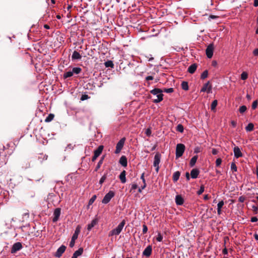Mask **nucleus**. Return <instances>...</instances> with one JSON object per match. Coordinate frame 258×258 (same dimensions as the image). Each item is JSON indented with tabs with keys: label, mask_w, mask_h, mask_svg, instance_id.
Wrapping results in <instances>:
<instances>
[{
	"label": "nucleus",
	"mask_w": 258,
	"mask_h": 258,
	"mask_svg": "<svg viewBox=\"0 0 258 258\" xmlns=\"http://www.w3.org/2000/svg\"><path fill=\"white\" fill-rule=\"evenodd\" d=\"M204 190H205L204 186L201 185L200 186V189L197 191V194L198 195H201L204 191Z\"/></svg>",
	"instance_id": "c03bdc74"
},
{
	"label": "nucleus",
	"mask_w": 258,
	"mask_h": 258,
	"mask_svg": "<svg viewBox=\"0 0 258 258\" xmlns=\"http://www.w3.org/2000/svg\"><path fill=\"white\" fill-rule=\"evenodd\" d=\"M217 64V63L216 61L214 60L212 61V65L213 66V67H216Z\"/></svg>",
	"instance_id": "69168bd1"
},
{
	"label": "nucleus",
	"mask_w": 258,
	"mask_h": 258,
	"mask_svg": "<svg viewBox=\"0 0 258 258\" xmlns=\"http://www.w3.org/2000/svg\"><path fill=\"white\" fill-rule=\"evenodd\" d=\"M231 125H232V126L234 127H235L237 124L236 122L234 120L231 121Z\"/></svg>",
	"instance_id": "680f3d73"
},
{
	"label": "nucleus",
	"mask_w": 258,
	"mask_h": 258,
	"mask_svg": "<svg viewBox=\"0 0 258 258\" xmlns=\"http://www.w3.org/2000/svg\"><path fill=\"white\" fill-rule=\"evenodd\" d=\"M105 66L106 68H113L114 67V64L111 60H108L104 63Z\"/></svg>",
	"instance_id": "c756f323"
},
{
	"label": "nucleus",
	"mask_w": 258,
	"mask_h": 258,
	"mask_svg": "<svg viewBox=\"0 0 258 258\" xmlns=\"http://www.w3.org/2000/svg\"><path fill=\"white\" fill-rule=\"evenodd\" d=\"M253 6L254 7H258V0H254Z\"/></svg>",
	"instance_id": "e2e57ef3"
},
{
	"label": "nucleus",
	"mask_w": 258,
	"mask_h": 258,
	"mask_svg": "<svg viewBox=\"0 0 258 258\" xmlns=\"http://www.w3.org/2000/svg\"><path fill=\"white\" fill-rule=\"evenodd\" d=\"M143 184L142 185H141V187H142V189H145L147 186V184H146V181H145V182H143Z\"/></svg>",
	"instance_id": "0e129e2a"
},
{
	"label": "nucleus",
	"mask_w": 258,
	"mask_h": 258,
	"mask_svg": "<svg viewBox=\"0 0 258 258\" xmlns=\"http://www.w3.org/2000/svg\"><path fill=\"white\" fill-rule=\"evenodd\" d=\"M161 156V154L159 153H157L154 156L153 165L156 167V171L157 172L159 171V165L160 162Z\"/></svg>",
	"instance_id": "423d86ee"
},
{
	"label": "nucleus",
	"mask_w": 258,
	"mask_h": 258,
	"mask_svg": "<svg viewBox=\"0 0 258 258\" xmlns=\"http://www.w3.org/2000/svg\"><path fill=\"white\" fill-rule=\"evenodd\" d=\"M103 146L102 145L99 146L98 148L94 151V155L99 157L102 152Z\"/></svg>",
	"instance_id": "4be33fe9"
},
{
	"label": "nucleus",
	"mask_w": 258,
	"mask_h": 258,
	"mask_svg": "<svg viewBox=\"0 0 258 258\" xmlns=\"http://www.w3.org/2000/svg\"><path fill=\"white\" fill-rule=\"evenodd\" d=\"M73 74L72 71H68L63 74V77L64 79L71 77L73 76Z\"/></svg>",
	"instance_id": "c85d7f7f"
},
{
	"label": "nucleus",
	"mask_w": 258,
	"mask_h": 258,
	"mask_svg": "<svg viewBox=\"0 0 258 258\" xmlns=\"http://www.w3.org/2000/svg\"><path fill=\"white\" fill-rule=\"evenodd\" d=\"M144 175H145V173H143L141 176V179H142L143 182H145V181H146Z\"/></svg>",
	"instance_id": "4d7b16f0"
},
{
	"label": "nucleus",
	"mask_w": 258,
	"mask_h": 258,
	"mask_svg": "<svg viewBox=\"0 0 258 258\" xmlns=\"http://www.w3.org/2000/svg\"><path fill=\"white\" fill-rule=\"evenodd\" d=\"M199 171L198 169H193L190 172V175L192 178H197L199 174Z\"/></svg>",
	"instance_id": "a211bd4d"
},
{
	"label": "nucleus",
	"mask_w": 258,
	"mask_h": 258,
	"mask_svg": "<svg viewBox=\"0 0 258 258\" xmlns=\"http://www.w3.org/2000/svg\"><path fill=\"white\" fill-rule=\"evenodd\" d=\"M96 199V195L93 196V197L90 199V200L89 201V204L92 205L94 203V202L95 201Z\"/></svg>",
	"instance_id": "49530a36"
},
{
	"label": "nucleus",
	"mask_w": 258,
	"mask_h": 258,
	"mask_svg": "<svg viewBox=\"0 0 258 258\" xmlns=\"http://www.w3.org/2000/svg\"><path fill=\"white\" fill-rule=\"evenodd\" d=\"M82 69L80 67L73 68L72 71L73 74L78 75L81 73Z\"/></svg>",
	"instance_id": "a878e982"
},
{
	"label": "nucleus",
	"mask_w": 258,
	"mask_h": 258,
	"mask_svg": "<svg viewBox=\"0 0 258 258\" xmlns=\"http://www.w3.org/2000/svg\"><path fill=\"white\" fill-rule=\"evenodd\" d=\"M163 239V236L161 233H159L156 237V240L157 241L161 242Z\"/></svg>",
	"instance_id": "a18cd8bd"
},
{
	"label": "nucleus",
	"mask_w": 258,
	"mask_h": 258,
	"mask_svg": "<svg viewBox=\"0 0 258 258\" xmlns=\"http://www.w3.org/2000/svg\"><path fill=\"white\" fill-rule=\"evenodd\" d=\"M47 155L46 154H40L38 157V159L40 160L41 162H42L43 160H46L47 159Z\"/></svg>",
	"instance_id": "2f4dec72"
},
{
	"label": "nucleus",
	"mask_w": 258,
	"mask_h": 258,
	"mask_svg": "<svg viewBox=\"0 0 258 258\" xmlns=\"http://www.w3.org/2000/svg\"><path fill=\"white\" fill-rule=\"evenodd\" d=\"M115 193L112 190H110L107 194H106L102 200V203L104 204H108L111 200V199L114 197Z\"/></svg>",
	"instance_id": "39448f33"
},
{
	"label": "nucleus",
	"mask_w": 258,
	"mask_h": 258,
	"mask_svg": "<svg viewBox=\"0 0 258 258\" xmlns=\"http://www.w3.org/2000/svg\"><path fill=\"white\" fill-rule=\"evenodd\" d=\"M181 87L182 89L184 90H188V85L187 82H182L181 83Z\"/></svg>",
	"instance_id": "7c9ffc66"
},
{
	"label": "nucleus",
	"mask_w": 258,
	"mask_h": 258,
	"mask_svg": "<svg viewBox=\"0 0 258 258\" xmlns=\"http://www.w3.org/2000/svg\"><path fill=\"white\" fill-rule=\"evenodd\" d=\"M212 90V86L210 84V82L208 81L207 83L204 84L201 89V92H206L207 93H210L211 92Z\"/></svg>",
	"instance_id": "9d476101"
},
{
	"label": "nucleus",
	"mask_w": 258,
	"mask_h": 258,
	"mask_svg": "<svg viewBox=\"0 0 258 258\" xmlns=\"http://www.w3.org/2000/svg\"><path fill=\"white\" fill-rule=\"evenodd\" d=\"M125 141V139L124 138H122L120 139L119 142L117 143L116 146V150L115 151V154H118L120 152L121 150H122L124 142Z\"/></svg>",
	"instance_id": "0eeeda50"
},
{
	"label": "nucleus",
	"mask_w": 258,
	"mask_h": 258,
	"mask_svg": "<svg viewBox=\"0 0 258 258\" xmlns=\"http://www.w3.org/2000/svg\"><path fill=\"white\" fill-rule=\"evenodd\" d=\"M125 224V220H122L119 225L117 226L116 228L113 229L111 231H110L108 234L109 236H112L114 235H118L121 232L124 225Z\"/></svg>",
	"instance_id": "f03ea898"
},
{
	"label": "nucleus",
	"mask_w": 258,
	"mask_h": 258,
	"mask_svg": "<svg viewBox=\"0 0 258 258\" xmlns=\"http://www.w3.org/2000/svg\"><path fill=\"white\" fill-rule=\"evenodd\" d=\"M66 249V247L64 245H61L56 251L55 256L57 257H60L62 255V253L65 251Z\"/></svg>",
	"instance_id": "f8f14e48"
},
{
	"label": "nucleus",
	"mask_w": 258,
	"mask_h": 258,
	"mask_svg": "<svg viewBox=\"0 0 258 258\" xmlns=\"http://www.w3.org/2000/svg\"><path fill=\"white\" fill-rule=\"evenodd\" d=\"M82 57L81 55L77 51H74L72 55V59L73 60H79Z\"/></svg>",
	"instance_id": "dca6fc26"
},
{
	"label": "nucleus",
	"mask_w": 258,
	"mask_h": 258,
	"mask_svg": "<svg viewBox=\"0 0 258 258\" xmlns=\"http://www.w3.org/2000/svg\"><path fill=\"white\" fill-rule=\"evenodd\" d=\"M224 203L223 201L219 202L217 204V213L219 215L221 214V209L223 206Z\"/></svg>",
	"instance_id": "5701e85b"
},
{
	"label": "nucleus",
	"mask_w": 258,
	"mask_h": 258,
	"mask_svg": "<svg viewBox=\"0 0 258 258\" xmlns=\"http://www.w3.org/2000/svg\"><path fill=\"white\" fill-rule=\"evenodd\" d=\"M119 163L123 167H126L127 164V159L125 156H122L119 161Z\"/></svg>",
	"instance_id": "6ab92c4d"
},
{
	"label": "nucleus",
	"mask_w": 258,
	"mask_h": 258,
	"mask_svg": "<svg viewBox=\"0 0 258 258\" xmlns=\"http://www.w3.org/2000/svg\"><path fill=\"white\" fill-rule=\"evenodd\" d=\"M245 200V198L243 196H240L238 198V201L241 203H243Z\"/></svg>",
	"instance_id": "3c124183"
},
{
	"label": "nucleus",
	"mask_w": 258,
	"mask_h": 258,
	"mask_svg": "<svg viewBox=\"0 0 258 258\" xmlns=\"http://www.w3.org/2000/svg\"><path fill=\"white\" fill-rule=\"evenodd\" d=\"M255 173L257 175V179H258V166H256Z\"/></svg>",
	"instance_id": "774afa93"
},
{
	"label": "nucleus",
	"mask_w": 258,
	"mask_h": 258,
	"mask_svg": "<svg viewBox=\"0 0 258 258\" xmlns=\"http://www.w3.org/2000/svg\"><path fill=\"white\" fill-rule=\"evenodd\" d=\"M234 156L236 158H238L242 156V153L241 152L240 148L238 147H235L233 149Z\"/></svg>",
	"instance_id": "4468645a"
},
{
	"label": "nucleus",
	"mask_w": 258,
	"mask_h": 258,
	"mask_svg": "<svg viewBox=\"0 0 258 258\" xmlns=\"http://www.w3.org/2000/svg\"><path fill=\"white\" fill-rule=\"evenodd\" d=\"M138 188V185L136 183L132 184L131 190H135Z\"/></svg>",
	"instance_id": "864d4df0"
},
{
	"label": "nucleus",
	"mask_w": 258,
	"mask_h": 258,
	"mask_svg": "<svg viewBox=\"0 0 258 258\" xmlns=\"http://www.w3.org/2000/svg\"><path fill=\"white\" fill-rule=\"evenodd\" d=\"M22 248L23 246L21 242H16L13 245L11 248V252L12 253H15L18 251L20 250Z\"/></svg>",
	"instance_id": "1a4fd4ad"
},
{
	"label": "nucleus",
	"mask_w": 258,
	"mask_h": 258,
	"mask_svg": "<svg viewBox=\"0 0 258 258\" xmlns=\"http://www.w3.org/2000/svg\"><path fill=\"white\" fill-rule=\"evenodd\" d=\"M222 163V159L221 158H218L216 160V166L217 167L220 166Z\"/></svg>",
	"instance_id": "de8ad7c7"
},
{
	"label": "nucleus",
	"mask_w": 258,
	"mask_h": 258,
	"mask_svg": "<svg viewBox=\"0 0 258 258\" xmlns=\"http://www.w3.org/2000/svg\"><path fill=\"white\" fill-rule=\"evenodd\" d=\"M151 93L156 95V98L154 99L153 102L155 103H159L163 100V95L162 90L158 88H155L150 91Z\"/></svg>",
	"instance_id": "f257e3e1"
},
{
	"label": "nucleus",
	"mask_w": 258,
	"mask_h": 258,
	"mask_svg": "<svg viewBox=\"0 0 258 258\" xmlns=\"http://www.w3.org/2000/svg\"><path fill=\"white\" fill-rule=\"evenodd\" d=\"M184 128L182 124H179L176 126V131L180 132L182 133L183 132Z\"/></svg>",
	"instance_id": "c9c22d12"
},
{
	"label": "nucleus",
	"mask_w": 258,
	"mask_h": 258,
	"mask_svg": "<svg viewBox=\"0 0 258 258\" xmlns=\"http://www.w3.org/2000/svg\"><path fill=\"white\" fill-rule=\"evenodd\" d=\"M83 248H79L78 250H77V251H76L74 252L72 258H77L78 256H80L82 254V253H83Z\"/></svg>",
	"instance_id": "412c9836"
},
{
	"label": "nucleus",
	"mask_w": 258,
	"mask_h": 258,
	"mask_svg": "<svg viewBox=\"0 0 258 258\" xmlns=\"http://www.w3.org/2000/svg\"><path fill=\"white\" fill-rule=\"evenodd\" d=\"M218 151L217 149L213 148L212 151V153L213 155H217L218 154Z\"/></svg>",
	"instance_id": "13d9d810"
},
{
	"label": "nucleus",
	"mask_w": 258,
	"mask_h": 258,
	"mask_svg": "<svg viewBox=\"0 0 258 258\" xmlns=\"http://www.w3.org/2000/svg\"><path fill=\"white\" fill-rule=\"evenodd\" d=\"M80 227L79 226H78L76 228L74 233L73 235V236L71 239V241L70 242L69 246L71 247H73L75 243V240L78 238V235L79 233L80 232Z\"/></svg>",
	"instance_id": "7ed1b4c3"
},
{
	"label": "nucleus",
	"mask_w": 258,
	"mask_h": 258,
	"mask_svg": "<svg viewBox=\"0 0 258 258\" xmlns=\"http://www.w3.org/2000/svg\"><path fill=\"white\" fill-rule=\"evenodd\" d=\"M107 177L106 174H105L102 177L100 178L99 180V184L102 185V184L105 181Z\"/></svg>",
	"instance_id": "37998d69"
},
{
	"label": "nucleus",
	"mask_w": 258,
	"mask_h": 258,
	"mask_svg": "<svg viewBox=\"0 0 258 258\" xmlns=\"http://www.w3.org/2000/svg\"><path fill=\"white\" fill-rule=\"evenodd\" d=\"M60 215V209L56 208L53 212V217L52 219L53 222H56L58 221L59 217Z\"/></svg>",
	"instance_id": "9b49d317"
},
{
	"label": "nucleus",
	"mask_w": 258,
	"mask_h": 258,
	"mask_svg": "<svg viewBox=\"0 0 258 258\" xmlns=\"http://www.w3.org/2000/svg\"><path fill=\"white\" fill-rule=\"evenodd\" d=\"M126 172L125 170H123L119 175V179L122 183H124L126 182Z\"/></svg>",
	"instance_id": "aec40b11"
},
{
	"label": "nucleus",
	"mask_w": 258,
	"mask_h": 258,
	"mask_svg": "<svg viewBox=\"0 0 258 258\" xmlns=\"http://www.w3.org/2000/svg\"><path fill=\"white\" fill-rule=\"evenodd\" d=\"M231 169L233 171L236 172L237 171V168L235 163L232 162L231 164Z\"/></svg>",
	"instance_id": "79ce46f5"
},
{
	"label": "nucleus",
	"mask_w": 258,
	"mask_h": 258,
	"mask_svg": "<svg viewBox=\"0 0 258 258\" xmlns=\"http://www.w3.org/2000/svg\"><path fill=\"white\" fill-rule=\"evenodd\" d=\"M185 150V146L182 144H178L176 148V157L179 158L182 156Z\"/></svg>",
	"instance_id": "20e7f679"
},
{
	"label": "nucleus",
	"mask_w": 258,
	"mask_h": 258,
	"mask_svg": "<svg viewBox=\"0 0 258 258\" xmlns=\"http://www.w3.org/2000/svg\"><path fill=\"white\" fill-rule=\"evenodd\" d=\"M88 98V96L87 95H82V96L81 97V100H84L87 99Z\"/></svg>",
	"instance_id": "052dcab7"
},
{
	"label": "nucleus",
	"mask_w": 258,
	"mask_h": 258,
	"mask_svg": "<svg viewBox=\"0 0 258 258\" xmlns=\"http://www.w3.org/2000/svg\"><path fill=\"white\" fill-rule=\"evenodd\" d=\"M208 72L207 70H205L201 74V78L202 79H205L208 77Z\"/></svg>",
	"instance_id": "e433bc0d"
},
{
	"label": "nucleus",
	"mask_w": 258,
	"mask_h": 258,
	"mask_svg": "<svg viewBox=\"0 0 258 258\" xmlns=\"http://www.w3.org/2000/svg\"><path fill=\"white\" fill-rule=\"evenodd\" d=\"M253 54L254 56H258V48L253 50Z\"/></svg>",
	"instance_id": "6e6d98bb"
},
{
	"label": "nucleus",
	"mask_w": 258,
	"mask_h": 258,
	"mask_svg": "<svg viewBox=\"0 0 258 258\" xmlns=\"http://www.w3.org/2000/svg\"><path fill=\"white\" fill-rule=\"evenodd\" d=\"M197 159H198V156H194V157H192L191 158V159H190V162H189V165L191 167H193L197 161Z\"/></svg>",
	"instance_id": "393cba45"
},
{
	"label": "nucleus",
	"mask_w": 258,
	"mask_h": 258,
	"mask_svg": "<svg viewBox=\"0 0 258 258\" xmlns=\"http://www.w3.org/2000/svg\"><path fill=\"white\" fill-rule=\"evenodd\" d=\"M147 81H150L153 80V77L152 76H148L146 78Z\"/></svg>",
	"instance_id": "bf43d9fd"
},
{
	"label": "nucleus",
	"mask_w": 258,
	"mask_h": 258,
	"mask_svg": "<svg viewBox=\"0 0 258 258\" xmlns=\"http://www.w3.org/2000/svg\"><path fill=\"white\" fill-rule=\"evenodd\" d=\"M254 238L255 239V240H256L257 241H258V234H257L256 233H255L254 234Z\"/></svg>",
	"instance_id": "338daca9"
},
{
	"label": "nucleus",
	"mask_w": 258,
	"mask_h": 258,
	"mask_svg": "<svg viewBox=\"0 0 258 258\" xmlns=\"http://www.w3.org/2000/svg\"><path fill=\"white\" fill-rule=\"evenodd\" d=\"M148 231V227L146 225H143V233L144 234L147 233Z\"/></svg>",
	"instance_id": "603ef678"
},
{
	"label": "nucleus",
	"mask_w": 258,
	"mask_h": 258,
	"mask_svg": "<svg viewBox=\"0 0 258 258\" xmlns=\"http://www.w3.org/2000/svg\"><path fill=\"white\" fill-rule=\"evenodd\" d=\"M251 210L254 214H257L258 213V207L255 205H252L251 206Z\"/></svg>",
	"instance_id": "58836bf2"
},
{
	"label": "nucleus",
	"mask_w": 258,
	"mask_h": 258,
	"mask_svg": "<svg viewBox=\"0 0 258 258\" xmlns=\"http://www.w3.org/2000/svg\"><path fill=\"white\" fill-rule=\"evenodd\" d=\"M175 203L177 205L181 206L184 203V200L180 195H177L175 197Z\"/></svg>",
	"instance_id": "2eb2a0df"
},
{
	"label": "nucleus",
	"mask_w": 258,
	"mask_h": 258,
	"mask_svg": "<svg viewBox=\"0 0 258 258\" xmlns=\"http://www.w3.org/2000/svg\"><path fill=\"white\" fill-rule=\"evenodd\" d=\"M248 77V74L246 72H243L242 73V74H241V79L242 80H245L247 79Z\"/></svg>",
	"instance_id": "4c0bfd02"
},
{
	"label": "nucleus",
	"mask_w": 258,
	"mask_h": 258,
	"mask_svg": "<svg viewBox=\"0 0 258 258\" xmlns=\"http://www.w3.org/2000/svg\"><path fill=\"white\" fill-rule=\"evenodd\" d=\"M218 104V102L217 100H214L211 105V109L212 110H215Z\"/></svg>",
	"instance_id": "f704fd0d"
},
{
	"label": "nucleus",
	"mask_w": 258,
	"mask_h": 258,
	"mask_svg": "<svg viewBox=\"0 0 258 258\" xmlns=\"http://www.w3.org/2000/svg\"><path fill=\"white\" fill-rule=\"evenodd\" d=\"M103 159H104V157H102L101 159L99 161V162H98V164L95 168V171H97L101 167L102 163H103Z\"/></svg>",
	"instance_id": "473e14b6"
},
{
	"label": "nucleus",
	"mask_w": 258,
	"mask_h": 258,
	"mask_svg": "<svg viewBox=\"0 0 258 258\" xmlns=\"http://www.w3.org/2000/svg\"><path fill=\"white\" fill-rule=\"evenodd\" d=\"M180 175V174L179 171L175 172L173 175V180L174 181H177L179 178Z\"/></svg>",
	"instance_id": "bb28decb"
},
{
	"label": "nucleus",
	"mask_w": 258,
	"mask_h": 258,
	"mask_svg": "<svg viewBox=\"0 0 258 258\" xmlns=\"http://www.w3.org/2000/svg\"><path fill=\"white\" fill-rule=\"evenodd\" d=\"M257 104L258 102L257 100H255L253 102L251 106L252 109H255L257 107Z\"/></svg>",
	"instance_id": "09e8293b"
},
{
	"label": "nucleus",
	"mask_w": 258,
	"mask_h": 258,
	"mask_svg": "<svg viewBox=\"0 0 258 258\" xmlns=\"http://www.w3.org/2000/svg\"><path fill=\"white\" fill-rule=\"evenodd\" d=\"M98 223V220L97 219H93L91 223L88 224L87 225V230L90 231L93 227H94Z\"/></svg>",
	"instance_id": "f3484780"
},
{
	"label": "nucleus",
	"mask_w": 258,
	"mask_h": 258,
	"mask_svg": "<svg viewBox=\"0 0 258 258\" xmlns=\"http://www.w3.org/2000/svg\"><path fill=\"white\" fill-rule=\"evenodd\" d=\"M258 221V219L256 217H252L251 218L250 221L251 222H255Z\"/></svg>",
	"instance_id": "5fc2aeb1"
},
{
	"label": "nucleus",
	"mask_w": 258,
	"mask_h": 258,
	"mask_svg": "<svg viewBox=\"0 0 258 258\" xmlns=\"http://www.w3.org/2000/svg\"><path fill=\"white\" fill-rule=\"evenodd\" d=\"M151 133H152V132L150 128H147L145 131V134L148 137H150L151 135Z\"/></svg>",
	"instance_id": "8fccbe9b"
},
{
	"label": "nucleus",
	"mask_w": 258,
	"mask_h": 258,
	"mask_svg": "<svg viewBox=\"0 0 258 258\" xmlns=\"http://www.w3.org/2000/svg\"><path fill=\"white\" fill-rule=\"evenodd\" d=\"M163 92L167 93H171L173 92V89L172 88H165L163 90Z\"/></svg>",
	"instance_id": "ea45409f"
},
{
	"label": "nucleus",
	"mask_w": 258,
	"mask_h": 258,
	"mask_svg": "<svg viewBox=\"0 0 258 258\" xmlns=\"http://www.w3.org/2000/svg\"><path fill=\"white\" fill-rule=\"evenodd\" d=\"M254 125L252 123H249L248 125L245 127V130L246 132H251L253 130Z\"/></svg>",
	"instance_id": "cd10ccee"
},
{
	"label": "nucleus",
	"mask_w": 258,
	"mask_h": 258,
	"mask_svg": "<svg viewBox=\"0 0 258 258\" xmlns=\"http://www.w3.org/2000/svg\"><path fill=\"white\" fill-rule=\"evenodd\" d=\"M214 49V46L213 43L210 44L207 47L206 49V53L207 56L209 58H211L213 55V51Z\"/></svg>",
	"instance_id": "6e6552de"
},
{
	"label": "nucleus",
	"mask_w": 258,
	"mask_h": 258,
	"mask_svg": "<svg viewBox=\"0 0 258 258\" xmlns=\"http://www.w3.org/2000/svg\"><path fill=\"white\" fill-rule=\"evenodd\" d=\"M152 250V246L151 245H148L143 251V255L146 257H149L151 254Z\"/></svg>",
	"instance_id": "ddd939ff"
},
{
	"label": "nucleus",
	"mask_w": 258,
	"mask_h": 258,
	"mask_svg": "<svg viewBox=\"0 0 258 258\" xmlns=\"http://www.w3.org/2000/svg\"><path fill=\"white\" fill-rule=\"evenodd\" d=\"M246 109H247V108H246V106L242 105L240 107V108L239 109V111L241 113H243L246 110Z\"/></svg>",
	"instance_id": "a19ab883"
},
{
	"label": "nucleus",
	"mask_w": 258,
	"mask_h": 258,
	"mask_svg": "<svg viewBox=\"0 0 258 258\" xmlns=\"http://www.w3.org/2000/svg\"><path fill=\"white\" fill-rule=\"evenodd\" d=\"M54 118V115L53 114H49L45 119V121L48 122L51 121Z\"/></svg>",
	"instance_id": "72a5a7b5"
},
{
	"label": "nucleus",
	"mask_w": 258,
	"mask_h": 258,
	"mask_svg": "<svg viewBox=\"0 0 258 258\" xmlns=\"http://www.w3.org/2000/svg\"><path fill=\"white\" fill-rule=\"evenodd\" d=\"M197 66L195 63L190 65L188 68V72H189L190 74L194 73L197 69Z\"/></svg>",
	"instance_id": "b1692460"
}]
</instances>
